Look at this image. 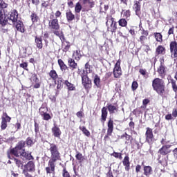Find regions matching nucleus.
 <instances>
[{
  "instance_id": "obj_54",
  "label": "nucleus",
  "mask_w": 177,
  "mask_h": 177,
  "mask_svg": "<svg viewBox=\"0 0 177 177\" xmlns=\"http://www.w3.org/2000/svg\"><path fill=\"white\" fill-rule=\"evenodd\" d=\"M85 69L86 74H91V73H92V69H91V64H89V62L86 63Z\"/></svg>"
},
{
  "instance_id": "obj_51",
  "label": "nucleus",
  "mask_w": 177,
  "mask_h": 177,
  "mask_svg": "<svg viewBox=\"0 0 177 177\" xmlns=\"http://www.w3.org/2000/svg\"><path fill=\"white\" fill-rule=\"evenodd\" d=\"M26 3H28V8H30V5L32 3V5H39V0H26Z\"/></svg>"
},
{
  "instance_id": "obj_14",
  "label": "nucleus",
  "mask_w": 177,
  "mask_h": 177,
  "mask_svg": "<svg viewBox=\"0 0 177 177\" xmlns=\"http://www.w3.org/2000/svg\"><path fill=\"white\" fill-rule=\"evenodd\" d=\"M169 49L171 57L174 59L177 57V41L176 40L170 41Z\"/></svg>"
},
{
  "instance_id": "obj_49",
  "label": "nucleus",
  "mask_w": 177,
  "mask_h": 177,
  "mask_svg": "<svg viewBox=\"0 0 177 177\" xmlns=\"http://www.w3.org/2000/svg\"><path fill=\"white\" fill-rule=\"evenodd\" d=\"M150 103V100L149 98H145L142 100V105L140 106V109H147V104Z\"/></svg>"
},
{
  "instance_id": "obj_34",
  "label": "nucleus",
  "mask_w": 177,
  "mask_h": 177,
  "mask_svg": "<svg viewBox=\"0 0 177 177\" xmlns=\"http://www.w3.org/2000/svg\"><path fill=\"white\" fill-rule=\"evenodd\" d=\"M153 37L156 41V42H159V44H162L164 39H162V34L161 32H154Z\"/></svg>"
},
{
  "instance_id": "obj_5",
  "label": "nucleus",
  "mask_w": 177,
  "mask_h": 177,
  "mask_svg": "<svg viewBox=\"0 0 177 177\" xmlns=\"http://www.w3.org/2000/svg\"><path fill=\"white\" fill-rule=\"evenodd\" d=\"M106 26L107 31L110 32H115L117 31V21L112 15H107L106 17Z\"/></svg>"
},
{
  "instance_id": "obj_36",
  "label": "nucleus",
  "mask_w": 177,
  "mask_h": 177,
  "mask_svg": "<svg viewBox=\"0 0 177 177\" xmlns=\"http://www.w3.org/2000/svg\"><path fill=\"white\" fill-rule=\"evenodd\" d=\"M118 23L120 27H127L128 19L125 18H121L120 19L118 20Z\"/></svg>"
},
{
  "instance_id": "obj_37",
  "label": "nucleus",
  "mask_w": 177,
  "mask_h": 177,
  "mask_svg": "<svg viewBox=\"0 0 177 177\" xmlns=\"http://www.w3.org/2000/svg\"><path fill=\"white\" fill-rule=\"evenodd\" d=\"M49 77H50L53 81H56V80L59 78V75H57V73L55 70H51L49 72Z\"/></svg>"
},
{
  "instance_id": "obj_42",
  "label": "nucleus",
  "mask_w": 177,
  "mask_h": 177,
  "mask_svg": "<svg viewBox=\"0 0 177 177\" xmlns=\"http://www.w3.org/2000/svg\"><path fill=\"white\" fill-rule=\"evenodd\" d=\"M122 15H123V17H125L127 20H129V17H131V10H122Z\"/></svg>"
},
{
  "instance_id": "obj_57",
  "label": "nucleus",
  "mask_w": 177,
  "mask_h": 177,
  "mask_svg": "<svg viewBox=\"0 0 177 177\" xmlns=\"http://www.w3.org/2000/svg\"><path fill=\"white\" fill-rule=\"evenodd\" d=\"M139 87V84H138L137 81H133L132 82L131 84V89L133 92H135V91H136V89H138V88Z\"/></svg>"
},
{
  "instance_id": "obj_26",
  "label": "nucleus",
  "mask_w": 177,
  "mask_h": 177,
  "mask_svg": "<svg viewBox=\"0 0 177 177\" xmlns=\"http://www.w3.org/2000/svg\"><path fill=\"white\" fill-rule=\"evenodd\" d=\"M20 156L21 157H23V158H25V160H27L28 161L34 160V156H32L31 152L26 151V149H24L22 151V152L20 153Z\"/></svg>"
},
{
  "instance_id": "obj_20",
  "label": "nucleus",
  "mask_w": 177,
  "mask_h": 177,
  "mask_svg": "<svg viewBox=\"0 0 177 177\" xmlns=\"http://www.w3.org/2000/svg\"><path fill=\"white\" fill-rule=\"evenodd\" d=\"M171 147V145H163L159 150L158 153L161 156H168L169 153H171V149L169 148Z\"/></svg>"
},
{
  "instance_id": "obj_21",
  "label": "nucleus",
  "mask_w": 177,
  "mask_h": 177,
  "mask_svg": "<svg viewBox=\"0 0 177 177\" xmlns=\"http://www.w3.org/2000/svg\"><path fill=\"white\" fill-rule=\"evenodd\" d=\"M35 44L37 49H42V48H44V39H42V36H35Z\"/></svg>"
},
{
  "instance_id": "obj_35",
  "label": "nucleus",
  "mask_w": 177,
  "mask_h": 177,
  "mask_svg": "<svg viewBox=\"0 0 177 177\" xmlns=\"http://www.w3.org/2000/svg\"><path fill=\"white\" fill-rule=\"evenodd\" d=\"M57 62H58V65L60 67L61 71H66V70H67V68H68L67 65H66V64H64V62H63L62 59H59Z\"/></svg>"
},
{
  "instance_id": "obj_22",
  "label": "nucleus",
  "mask_w": 177,
  "mask_h": 177,
  "mask_svg": "<svg viewBox=\"0 0 177 177\" xmlns=\"http://www.w3.org/2000/svg\"><path fill=\"white\" fill-rule=\"evenodd\" d=\"M51 131L54 138H58V139H60V136H62V130H60L59 127H57L56 124H54V127L51 129Z\"/></svg>"
},
{
  "instance_id": "obj_59",
  "label": "nucleus",
  "mask_w": 177,
  "mask_h": 177,
  "mask_svg": "<svg viewBox=\"0 0 177 177\" xmlns=\"http://www.w3.org/2000/svg\"><path fill=\"white\" fill-rule=\"evenodd\" d=\"M19 67L21 68H24V70H26V71H28V62H22L19 64Z\"/></svg>"
},
{
  "instance_id": "obj_60",
  "label": "nucleus",
  "mask_w": 177,
  "mask_h": 177,
  "mask_svg": "<svg viewBox=\"0 0 177 177\" xmlns=\"http://www.w3.org/2000/svg\"><path fill=\"white\" fill-rule=\"evenodd\" d=\"M44 41L46 42V46H48V41L46 39L49 38V32L46 31L44 34Z\"/></svg>"
},
{
  "instance_id": "obj_15",
  "label": "nucleus",
  "mask_w": 177,
  "mask_h": 177,
  "mask_svg": "<svg viewBox=\"0 0 177 177\" xmlns=\"http://www.w3.org/2000/svg\"><path fill=\"white\" fill-rule=\"evenodd\" d=\"M12 118L8 115V113L4 114V117L1 118V128L2 131H5L8 128V122H10Z\"/></svg>"
},
{
  "instance_id": "obj_58",
  "label": "nucleus",
  "mask_w": 177,
  "mask_h": 177,
  "mask_svg": "<svg viewBox=\"0 0 177 177\" xmlns=\"http://www.w3.org/2000/svg\"><path fill=\"white\" fill-rule=\"evenodd\" d=\"M13 160L17 165V167H18V168H20V167L23 166V162H21V160L13 157Z\"/></svg>"
},
{
  "instance_id": "obj_52",
  "label": "nucleus",
  "mask_w": 177,
  "mask_h": 177,
  "mask_svg": "<svg viewBox=\"0 0 177 177\" xmlns=\"http://www.w3.org/2000/svg\"><path fill=\"white\" fill-rule=\"evenodd\" d=\"M133 115H136V117L138 115L139 116L140 114H143V111L140 109V108H137L133 111Z\"/></svg>"
},
{
  "instance_id": "obj_11",
  "label": "nucleus",
  "mask_w": 177,
  "mask_h": 177,
  "mask_svg": "<svg viewBox=\"0 0 177 177\" xmlns=\"http://www.w3.org/2000/svg\"><path fill=\"white\" fill-rule=\"evenodd\" d=\"M8 19L12 21V24L19 21V12L16 9L11 10L8 15Z\"/></svg>"
},
{
  "instance_id": "obj_50",
  "label": "nucleus",
  "mask_w": 177,
  "mask_h": 177,
  "mask_svg": "<svg viewBox=\"0 0 177 177\" xmlns=\"http://www.w3.org/2000/svg\"><path fill=\"white\" fill-rule=\"evenodd\" d=\"M41 117H42V120H44V121H49V120H52L50 114L48 113V112L41 115Z\"/></svg>"
},
{
  "instance_id": "obj_19",
  "label": "nucleus",
  "mask_w": 177,
  "mask_h": 177,
  "mask_svg": "<svg viewBox=\"0 0 177 177\" xmlns=\"http://www.w3.org/2000/svg\"><path fill=\"white\" fill-rule=\"evenodd\" d=\"M145 164V162H142L141 165L143 166V174L146 177H150L153 174V167L151 166L148 165H143Z\"/></svg>"
},
{
  "instance_id": "obj_62",
  "label": "nucleus",
  "mask_w": 177,
  "mask_h": 177,
  "mask_svg": "<svg viewBox=\"0 0 177 177\" xmlns=\"http://www.w3.org/2000/svg\"><path fill=\"white\" fill-rule=\"evenodd\" d=\"M26 142L27 146H32L33 141H32V139H31L30 137H28L26 138Z\"/></svg>"
},
{
  "instance_id": "obj_28",
  "label": "nucleus",
  "mask_w": 177,
  "mask_h": 177,
  "mask_svg": "<svg viewBox=\"0 0 177 177\" xmlns=\"http://www.w3.org/2000/svg\"><path fill=\"white\" fill-rule=\"evenodd\" d=\"M68 65L72 71L77 70V68H78V64L75 62V59H74L73 58H68Z\"/></svg>"
},
{
  "instance_id": "obj_32",
  "label": "nucleus",
  "mask_w": 177,
  "mask_h": 177,
  "mask_svg": "<svg viewBox=\"0 0 177 177\" xmlns=\"http://www.w3.org/2000/svg\"><path fill=\"white\" fill-rule=\"evenodd\" d=\"M72 56L75 60H76L77 62H80V60H81V57H82V55L81 54V50L79 49L73 51Z\"/></svg>"
},
{
  "instance_id": "obj_43",
  "label": "nucleus",
  "mask_w": 177,
  "mask_h": 177,
  "mask_svg": "<svg viewBox=\"0 0 177 177\" xmlns=\"http://www.w3.org/2000/svg\"><path fill=\"white\" fill-rule=\"evenodd\" d=\"M79 129H80V131H82L84 135H85V136H87V138H89V136H91V132L88 131V129H86V127H85L84 126H80Z\"/></svg>"
},
{
  "instance_id": "obj_1",
  "label": "nucleus",
  "mask_w": 177,
  "mask_h": 177,
  "mask_svg": "<svg viewBox=\"0 0 177 177\" xmlns=\"http://www.w3.org/2000/svg\"><path fill=\"white\" fill-rule=\"evenodd\" d=\"M48 150L51 156L48 162V167L45 168V171L47 175H48V174L55 175V174H56V162H57V161H62V153H60L59 147L56 144L50 143Z\"/></svg>"
},
{
  "instance_id": "obj_24",
  "label": "nucleus",
  "mask_w": 177,
  "mask_h": 177,
  "mask_svg": "<svg viewBox=\"0 0 177 177\" xmlns=\"http://www.w3.org/2000/svg\"><path fill=\"white\" fill-rule=\"evenodd\" d=\"M122 164L124 167L125 171H129L131 169V162L129 161V156L127 155L124 156Z\"/></svg>"
},
{
  "instance_id": "obj_3",
  "label": "nucleus",
  "mask_w": 177,
  "mask_h": 177,
  "mask_svg": "<svg viewBox=\"0 0 177 177\" xmlns=\"http://www.w3.org/2000/svg\"><path fill=\"white\" fill-rule=\"evenodd\" d=\"M118 104H107L106 107L104 106L101 109V118L100 121L102 124L106 122V120H107V115L109 114H115V113H118ZM109 111V112L107 111Z\"/></svg>"
},
{
  "instance_id": "obj_29",
  "label": "nucleus",
  "mask_w": 177,
  "mask_h": 177,
  "mask_svg": "<svg viewBox=\"0 0 177 177\" xmlns=\"http://www.w3.org/2000/svg\"><path fill=\"white\" fill-rule=\"evenodd\" d=\"M66 18L68 23H71V21L75 20V15H74L73 12L69 10L66 12Z\"/></svg>"
},
{
  "instance_id": "obj_4",
  "label": "nucleus",
  "mask_w": 177,
  "mask_h": 177,
  "mask_svg": "<svg viewBox=\"0 0 177 177\" xmlns=\"http://www.w3.org/2000/svg\"><path fill=\"white\" fill-rule=\"evenodd\" d=\"M48 28L53 34L55 32L60 30V24L59 23V19H55V15H50V20H48Z\"/></svg>"
},
{
  "instance_id": "obj_6",
  "label": "nucleus",
  "mask_w": 177,
  "mask_h": 177,
  "mask_svg": "<svg viewBox=\"0 0 177 177\" xmlns=\"http://www.w3.org/2000/svg\"><path fill=\"white\" fill-rule=\"evenodd\" d=\"M145 141L148 145H153L156 142V138L153 133V129L150 127L146 128Z\"/></svg>"
},
{
  "instance_id": "obj_47",
  "label": "nucleus",
  "mask_w": 177,
  "mask_h": 177,
  "mask_svg": "<svg viewBox=\"0 0 177 177\" xmlns=\"http://www.w3.org/2000/svg\"><path fill=\"white\" fill-rule=\"evenodd\" d=\"M87 3H88L90 9L95 6L93 0H83V5H86Z\"/></svg>"
},
{
  "instance_id": "obj_16",
  "label": "nucleus",
  "mask_w": 177,
  "mask_h": 177,
  "mask_svg": "<svg viewBox=\"0 0 177 177\" xmlns=\"http://www.w3.org/2000/svg\"><path fill=\"white\" fill-rule=\"evenodd\" d=\"M133 9L135 11L136 16L140 17V15H142V6L140 5V1L136 0L134 1V4L133 6Z\"/></svg>"
},
{
  "instance_id": "obj_25",
  "label": "nucleus",
  "mask_w": 177,
  "mask_h": 177,
  "mask_svg": "<svg viewBox=\"0 0 177 177\" xmlns=\"http://www.w3.org/2000/svg\"><path fill=\"white\" fill-rule=\"evenodd\" d=\"M158 161L163 167L168 165V155L167 157H165V155H158Z\"/></svg>"
},
{
  "instance_id": "obj_8",
  "label": "nucleus",
  "mask_w": 177,
  "mask_h": 177,
  "mask_svg": "<svg viewBox=\"0 0 177 177\" xmlns=\"http://www.w3.org/2000/svg\"><path fill=\"white\" fill-rule=\"evenodd\" d=\"M107 133L104 138L105 142H106L108 139H110V136H111L113 131H114V121L113 119L109 118L107 122Z\"/></svg>"
},
{
  "instance_id": "obj_56",
  "label": "nucleus",
  "mask_w": 177,
  "mask_h": 177,
  "mask_svg": "<svg viewBox=\"0 0 177 177\" xmlns=\"http://www.w3.org/2000/svg\"><path fill=\"white\" fill-rule=\"evenodd\" d=\"M62 177H71V175H70V172L67 171V169H66V167H64L62 169Z\"/></svg>"
},
{
  "instance_id": "obj_46",
  "label": "nucleus",
  "mask_w": 177,
  "mask_h": 177,
  "mask_svg": "<svg viewBox=\"0 0 177 177\" xmlns=\"http://www.w3.org/2000/svg\"><path fill=\"white\" fill-rule=\"evenodd\" d=\"M112 157H115V158H118V160H122V153L121 152H115L111 153Z\"/></svg>"
},
{
  "instance_id": "obj_17",
  "label": "nucleus",
  "mask_w": 177,
  "mask_h": 177,
  "mask_svg": "<svg viewBox=\"0 0 177 177\" xmlns=\"http://www.w3.org/2000/svg\"><path fill=\"white\" fill-rule=\"evenodd\" d=\"M17 31H19V32H21V34H24L26 32V27L24 26V23H23V21L19 20L15 22V24H13Z\"/></svg>"
},
{
  "instance_id": "obj_2",
  "label": "nucleus",
  "mask_w": 177,
  "mask_h": 177,
  "mask_svg": "<svg viewBox=\"0 0 177 177\" xmlns=\"http://www.w3.org/2000/svg\"><path fill=\"white\" fill-rule=\"evenodd\" d=\"M152 88L162 99H165L168 96V91L165 88V82H164L162 79L158 77L153 79L152 81Z\"/></svg>"
},
{
  "instance_id": "obj_18",
  "label": "nucleus",
  "mask_w": 177,
  "mask_h": 177,
  "mask_svg": "<svg viewBox=\"0 0 177 177\" xmlns=\"http://www.w3.org/2000/svg\"><path fill=\"white\" fill-rule=\"evenodd\" d=\"M141 31V36L139 38L138 42H140L141 45H145L146 41H147V37H149V30L142 28Z\"/></svg>"
},
{
  "instance_id": "obj_30",
  "label": "nucleus",
  "mask_w": 177,
  "mask_h": 177,
  "mask_svg": "<svg viewBox=\"0 0 177 177\" xmlns=\"http://www.w3.org/2000/svg\"><path fill=\"white\" fill-rule=\"evenodd\" d=\"M156 55H165V53H167V49L165 47H164V46L159 45L156 48Z\"/></svg>"
},
{
  "instance_id": "obj_55",
  "label": "nucleus",
  "mask_w": 177,
  "mask_h": 177,
  "mask_svg": "<svg viewBox=\"0 0 177 177\" xmlns=\"http://www.w3.org/2000/svg\"><path fill=\"white\" fill-rule=\"evenodd\" d=\"M139 73L142 77H149V73H147V71L145 68H140Z\"/></svg>"
},
{
  "instance_id": "obj_9",
  "label": "nucleus",
  "mask_w": 177,
  "mask_h": 177,
  "mask_svg": "<svg viewBox=\"0 0 177 177\" xmlns=\"http://www.w3.org/2000/svg\"><path fill=\"white\" fill-rule=\"evenodd\" d=\"M26 141L21 140L19 141L18 143L16 145L15 147L12 148V153L18 156H20V153H19V151H23L24 150H26Z\"/></svg>"
},
{
  "instance_id": "obj_40",
  "label": "nucleus",
  "mask_w": 177,
  "mask_h": 177,
  "mask_svg": "<svg viewBox=\"0 0 177 177\" xmlns=\"http://www.w3.org/2000/svg\"><path fill=\"white\" fill-rule=\"evenodd\" d=\"M64 84L67 86L68 91H75V86H74V84L70 83L68 80H65Z\"/></svg>"
},
{
  "instance_id": "obj_41",
  "label": "nucleus",
  "mask_w": 177,
  "mask_h": 177,
  "mask_svg": "<svg viewBox=\"0 0 177 177\" xmlns=\"http://www.w3.org/2000/svg\"><path fill=\"white\" fill-rule=\"evenodd\" d=\"M75 158L77 160V161H79V162H82L85 160V158L82 156V153L78 151H76Z\"/></svg>"
},
{
  "instance_id": "obj_38",
  "label": "nucleus",
  "mask_w": 177,
  "mask_h": 177,
  "mask_svg": "<svg viewBox=\"0 0 177 177\" xmlns=\"http://www.w3.org/2000/svg\"><path fill=\"white\" fill-rule=\"evenodd\" d=\"M125 138L127 143H132V141L133 140V138H132V136H129L128 133H124L123 135L121 136V139Z\"/></svg>"
},
{
  "instance_id": "obj_7",
  "label": "nucleus",
  "mask_w": 177,
  "mask_h": 177,
  "mask_svg": "<svg viewBox=\"0 0 177 177\" xmlns=\"http://www.w3.org/2000/svg\"><path fill=\"white\" fill-rule=\"evenodd\" d=\"M167 66H165L164 59H160V64L157 68V73L159 77L162 78V80H164V78H165L167 76Z\"/></svg>"
},
{
  "instance_id": "obj_45",
  "label": "nucleus",
  "mask_w": 177,
  "mask_h": 177,
  "mask_svg": "<svg viewBox=\"0 0 177 177\" xmlns=\"http://www.w3.org/2000/svg\"><path fill=\"white\" fill-rule=\"evenodd\" d=\"M170 84H171L172 90L175 92V93H177L176 80L174 79H170Z\"/></svg>"
},
{
  "instance_id": "obj_53",
  "label": "nucleus",
  "mask_w": 177,
  "mask_h": 177,
  "mask_svg": "<svg viewBox=\"0 0 177 177\" xmlns=\"http://www.w3.org/2000/svg\"><path fill=\"white\" fill-rule=\"evenodd\" d=\"M39 113L40 115H42L46 113H48V108L45 107V106H41L39 108Z\"/></svg>"
},
{
  "instance_id": "obj_39",
  "label": "nucleus",
  "mask_w": 177,
  "mask_h": 177,
  "mask_svg": "<svg viewBox=\"0 0 177 177\" xmlns=\"http://www.w3.org/2000/svg\"><path fill=\"white\" fill-rule=\"evenodd\" d=\"M93 82L94 85H95L97 88H100V86H102V85L100 84V77H99V75H95Z\"/></svg>"
},
{
  "instance_id": "obj_63",
  "label": "nucleus",
  "mask_w": 177,
  "mask_h": 177,
  "mask_svg": "<svg viewBox=\"0 0 177 177\" xmlns=\"http://www.w3.org/2000/svg\"><path fill=\"white\" fill-rule=\"evenodd\" d=\"M50 3L49 1H43L41 3V8H44V9H46L47 8H49Z\"/></svg>"
},
{
  "instance_id": "obj_23",
  "label": "nucleus",
  "mask_w": 177,
  "mask_h": 177,
  "mask_svg": "<svg viewBox=\"0 0 177 177\" xmlns=\"http://www.w3.org/2000/svg\"><path fill=\"white\" fill-rule=\"evenodd\" d=\"M8 19L5 11H0V24L1 25V27H5V26L8 24Z\"/></svg>"
},
{
  "instance_id": "obj_33",
  "label": "nucleus",
  "mask_w": 177,
  "mask_h": 177,
  "mask_svg": "<svg viewBox=\"0 0 177 177\" xmlns=\"http://www.w3.org/2000/svg\"><path fill=\"white\" fill-rule=\"evenodd\" d=\"M54 35H56V37H58L62 42H66L67 40H66V37H64V33H63V31L60 32V31L54 32Z\"/></svg>"
},
{
  "instance_id": "obj_13",
  "label": "nucleus",
  "mask_w": 177,
  "mask_h": 177,
  "mask_svg": "<svg viewBox=\"0 0 177 177\" xmlns=\"http://www.w3.org/2000/svg\"><path fill=\"white\" fill-rule=\"evenodd\" d=\"M30 17L32 21V24L34 26V27H38V26H41V18H39L38 13L33 11L31 12Z\"/></svg>"
},
{
  "instance_id": "obj_44",
  "label": "nucleus",
  "mask_w": 177,
  "mask_h": 177,
  "mask_svg": "<svg viewBox=\"0 0 177 177\" xmlns=\"http://www.w3.org/2000/svg\"><path fill=\"white\" fill-rule=\"evenodd\" d=\"M13 150V148L10 149L7 151V157L9 158V160H13V158H12V156H15V157H20V155H16L15 153H13L12 151Z\"/></svg>"
},
{
  "instance_id": "obj_48",
  "label": "nucleus",
  "mask_w": 177,
  "mask_h": 177,
  "mask_svg": "<svg viewBox=\"0 0 177 177\" xmlns=\"http://www.w3.org/2000/svg\"><path fill=\"white\" fill-rule=\"evenodd\" d=\"M81 10H82V6L81 5V3L80 2L76 3L75 6V12L80 13Z\"/></svg>"
},
{
  "instance_id": "obj_61",
  "label": "nucleus",
  "mask_w": 177,
  "mask_h": 177,
  "mask_svg": "<svg viewBox=\"0 0 177 177\" xmlns=\"http://www.w3.org/2000/svg\"><path fill=\"white\" fill-rule=\"evenodd\" d=\"M62 12H60V10H57L55 13V17L54 19H62Z\"/></svg>"
},
{
  "instance_id": "obj_27",
  "label": "nucleus",
  "mask_w": 177,
  "mask_h": 177,
  "mask_svg": "<svg viewBox=\"0 0 177 177\" xmlns=\"http://www.w3.org/2000/svg\"><path fill=\"white\" fill-rule=\"evenodd\" d=\"M28 172H34L35 171V163L34 161H29L28 164L24 165V169Z\"/></svg>"
},
{
  "instance_id": "obj_31",
  "label": "nucleus",
  "mask_w": 177,
  "mask_h": 177,
  "mask_svg": "<svg viewBox=\"0 0 177 177\" xmlns=\"http://www.w3.org/2000/svg\"><path fill=\"white\" fill-rule=\"evenodd\" d=\"M62 52H64L65 53H67L68 50H70V48H71V44L70 41H65L62 43Z\"/></svg>"
},
{
  "instance_id": "obj_10",
  "label": "nucleus",
  "mask_w": 177,
  "mask_h": 177,
  "mask_svg": "<svg viewBox=\"0 0 177 177\" xmlns=\"http://www.w3.org/2000/svg\"><path fill=\"white\" fill-rule=\"evenodd\" d=\"M113 75L115 78H120L122 75V70L121 69V59H119L113 68Z\"/></svg>"
},
{
  "instance_id": "obj_64",
  "label": "nucleus",
  "mask_w": 177,
  "mask_h": 177,
  "mask_svg": "<svg viewBox=\"0 0 177 177\" xmlns=\"http://www.w3.org/2000/svg\"><path fill=\"white\" fill-rule=\"evenodd\" d=\"M22 174H24V176L26 177H33L32 175L28 173V170H26V169H23Z\"/></svg>"
},
{
  "instance_id": "obj_12",
  "label": "nucleus",
  "mask_w": 177,
  "mask_h": 177,
  "mask_svg": "<svg viewBox=\"0 0 177 177\" xmlns=\"http://www.w3.org/2000/svg\"><path fill=\"white\" fill-rule=\"evenodd\" d=\"M82 84L84 89H91L92 88V80L88 77V74H84L81 75Z\"/></svg>"
}]
</instances>
